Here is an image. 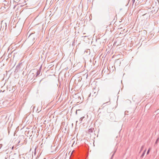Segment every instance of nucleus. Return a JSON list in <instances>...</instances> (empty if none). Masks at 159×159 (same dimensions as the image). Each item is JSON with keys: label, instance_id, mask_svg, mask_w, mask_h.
Here are the masks:
<instances>
[{"label": "nucleus", "instance_id": "f257e3e1", "mask_svg": "<svg viewBox=\"0 0 159 159\" xmlns=\"http://www.w3.org/2000/svg\"><path fill=\"white\" fill-rule=\"evenodd\" d=\"M1 27L3 29H6L7 27V24L6 22H3L2 21L1 23Z\"/></svg>", "mask_w": 159, "mask_h": 159}, {"label": "nucleus", "instance_id": "f03ea898", "mask_svg": "<svg viewBox=\"0 0 159 159\" xmlns=\"http://www.w3.org/2000/svg\"><path fill=\"white\" fill-rule=\"evenodd\" d=\"M20 64H19L18 65H17L16 67V69H15V72H17L18 70L20 69Z\"/></svg>", "mask_w": 159, "mask_h": 159}, {"label": "nucleus", "instance_id": "7ed1b4c3", "mask_svg": "<svg viewBox=\"0 0 159 159\" xmlns=\"http://www.w3.org/2000/svg\"><path fill=\"white\" fill-rule=\"evenodd\" d=\"M94 129L93 128H91L88 130V132L89 133H92L93 132Z\"/></svg>", "mask_w": 159, "mask_h": 159}, {"label": "nucleus", "instance_id": "20e7f679", "mask_svg": "<svg viewBox=\"0 0 159 159\" xmlns=\"http://www.w3.org/2000/svg\"><path fill=\"white\" fill-rule=\"evenodd\" d=\"M40 72H41V71L40 70H38L36 72L37 75H36V77L37 76H38V75H39L40 74Z\"/></svg>", "mask_w": 159, "mask_h": 159}, {"label": "nucleus", "instance_id": "39448f33", "mask_svg": "<svg viewBox=\"0 0 159 159\" xmlns=\"http://www.w3.org/2000/svg\"><path fill=\"white\" fill-rule=\"evenodd\" d=\"M146 151V150H145L144 151V152H143V153H142V155L141 156V158L143 157L144 156V154H145Z\"/></svg>", "mask_w": 159, "mask_h": 159}, {"label": "nucleus", "instance_id": "423d86ee", "mask_svg": "<svg viewBox=\"0 0 159 159\" xmlns=\"http://www.w3.org/2000/svg\"><path fill=\"white\" fill-rule=\"evenodd\" d=\"M110 98H108L107 99V101H108L107 102H105V103H104L103 104V105H104L105 104L109 102L110 101Z\"/></svg>", "mask_w": 159, "mask_h": 159}, {"label": "nucleus", "instance_id": "0eeeda50", "mask_svg": "<svg viewBox=\"0 0 159 159\" xmlns=\"http://www.w3.org/2000/svg\"><path fill=\"white\" fill-rule=\"evenodd\" d=\"M84 118V116H83V117H81V118H80V120H79L80 121L79 123H80L81 122L83 119Z\"/></svg>", "mask_w": 159, "mask_h": 159}, {"label": "nucleus", "instance_id": "6e6552de", "mask_svg": "<svg viewBox=\"0 0 159 159\" xmlns=\"http://www.w3.org/2000/svg\"><path fill=\"white\" fill-rule=\"evenodd\" d=\"M159 138H158L156 140L155 142V144H154V146H155V145L156 144H157V143H158V141H159Z\"/></svg>", "mask_w": 159, "mask_h": 159}, {"label": "nucleus", "instance_id": "1a4fd4ad", "mask_svg": "<svg viewBox=\"0 0 159 159\" xmlns=\"http://www.w3.org/2000/svg\"><path fill=\"white\" fill-rule=\"evenodd\" d=\"M116 152V151H115L113 153V154L112 155V156H111V159H112V158H113V156H114V155L115 154V153Z\"/></svg>", "mask_w": 159, "mask_h": 159}, {"label": "nucleus", "instance_id": "9d476101", "mask_svg": "<svg viewBox=\"0 0 159 159\" xmlns=\"http://www.w3.org/2000/svg\"><path fill=\"white\" fill-rule=\"evenodd\" d=\"M144 145H143V146H142V147H141V150H140V152H141V151H142V150H143V148H144Z\"/></svg>", "mask_w": 159, "mask_h": 159}, {"label": "nucleus", "instance_id": "9b49d317", "mask_svg": "<svg viewBox=\"0 0 159 159\" xmlns=\"http://www.w3.org/2000/svg\"><path fill=\"white\" fill-rule=\"evenodd\" d=\"M150 148H149L148 149V150L147 152V155H148L149 152V151H150Z\"/></svg>", "mask_w": 159, "mask_h": 159}, {"label": "nucleus", "instance_id": "f8f14e48", "mask_svg": "<svg viewBox=\"0 0 159 159\" xmlns=\"http://www.w3.org/2000/svg\"><path fill=\"white\" fill-rule=\"evenodd\" d=\"M80 111V110H78L76 111V114H77V111Z\"/></svg>", "mask_w": 159, "mask_h": 159}, {"label": "nucleus", "instance_id": "ddd939ff", "mask_svg": "<svg viewBox=\"0 0 159 159\" xmlns=\"http://www.w3.org/2000/svg\"><path fill=\"white\" fill-rule=\"evenodd\" d=\"M156 116H159V113H157V115H156Z\"/></svg>", "mask_w": 159, "mask_h": 159}, {"label": "nucleus", "instance_id": "4468645a", "mask_svg": "<svg viewBox=\"0 0 159 159\" xmlns=\"http://www.w3.org/2000/svg\"><path fill=\"white\" fill-rule=\"evenodd\" d=\"M13 148H14V147H13L12 148V149H13Z\"/></svg>", "mask_w": 159, "mask_h": 159}, {"label": "nucleus", "instance_id": "2eb2a0df", "mask_svg": "<svg viewBox=\"0 0 159 159\" xmlns=\"http://www.w3.org/2000/svg\"><path fill=\"white\" fill-rule=\"evenodd\" d=\"M78 122V121H76V123H77V122Z\"/></svg>", "mask_w": 159, "mask_h": 159}, {"label": "nucleus", "instance_id": "dca6fc26", "mask_svg": "<svg viewBox=\"0 0 159 159\" xmlns=\"http://www.w3.org/2000/svg\"><path fill=\"white\" fill-rule=\"evenodd\" d=\"M32 34H30V35H32Z\"/></svg>", "mask_w": 159, "mask_h": 159}]
</instances>
